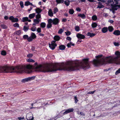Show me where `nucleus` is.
I'll return each instance as SVG.
<instances>
[{"mask_svg":"<svg viewBox=\"0 0 120 120\" xmlns=\"http://www.w3.org/2000/svg\"><path fill=\"white\" fill-rule=\"evenodd\" d=\"M35 66H33L30 65L26 66H16L15 68L13 67H9L5 66L2 68L1 71L5 73H12L15 72L19 73L25 72L28 74L32 72V69H34L36 72H48L53 71V64L52 65L47 64L42 66L41 65H37V63H35Z\"/></svg>","mask_w":120,"mask_h":120,"instance_id":"obj_1","label":"nucleus"},{"mask_svg":"<svg viewBox=\"0 0 120 120\" xmlns=\"http://www.w3.org/2000/svg\"><path fill=\"white\" fill-rule=\"evenodd\" d=\"M115 55L116 56H110L109 57H105L102 55H100L96 56V59H94L92 61L94 66H99L107 63H113V62H118V59L120 57V52L117 51L115 52Z\"/></svg>","mask_w":120,"mask_h":120,"instance_id":"obj_2","label":"nucleus"},{"mask_svg":"<svg viewBox=\"0 0 120 120\" xmlns=\"http://www.w3.org/2000/svg\"><path fill=\"white\" fill-rule=\"evenodd\" d=\"M48 23L47 25V27L49 28H51L52 26V23L53 25H58L60 22L59 20L57 18H55L53 19H49L48 20Z\"/></svg>","mask_w":120,"mask_h":120,"instance_id":"obj_3","label":"nucleus"},{"mask_svg":"<svg viewBox=\"0 0 120 120\" xmlns=\"http://www.w3.org/2000/svg\"><path fill=\"white\" fill-rule=\"evenodd\" d=\"M36 37V34L32 32L30 36L28 39V41L30 42L32 41L33 39L35 38Z\"/></svg>","mask_w":120,"mask_h":120,"instance_id":"obj_4","label":"nucleus"},{"mask_svg":"<svg viewBox=\"0 0 120 120\" xmlns=\"http://www.w3.org/2000/svg\"><path fill=\"white\" fill-rule=\"evenodd\" d=\"M56 41H52L51 44H49V46L50 48L52 50H53L55 48L56 46V45L55 43Z\"/></svg>","mask_w":120,"mask_h":120,"instance_id":"obj_5","label":"nucleus"},{"mask_svg":"<svg viewBox=\"0 0 120 120\" xmlns=\"http://www.w3.org/2000/svg\"><path fill=\"white\" fill-rule=\"evenodd\" d=\"M110 3L112 6H114L117 5L119 2L117 0H110Z\"/></svg>","mask_w":120,"mask_h":120,"instance_id":"obj_6","label":"nucleus"},{"mask_svg":"<svg viewBox=\"0 0 120 120\" xmlns=\"http://www.w3.org/2000/svg\"><path fill=\"white\" fill-rule=\"evenodd\" d=\"M9 19L13 22H18L19 20L18 18H15L14 17L12 16L10 17Z\"/></svg>","mask_w":120,"mask_h":120,"instance_id":"obj_7","label":"nucleus"},{"mask_svg":"<svg viewBox=\"0 0 120 120\" xmlns=\"http://www.w3.org/2000/svg\"><path fill=\"white\" fill-rule=\"evenodd\" d=\"M74 110L73 108H69L68 109L66 110L63 113V115L67 114L68 113L72 112Z\"/></svg>","mask_w":120,"mask_h":120,"instance_id":"obj_8","label":"nucleus"},{"mask_svg":"<svg viewBox=\"0 0 120 120\" xmlns=\"http://www.w3.org/2000/svg\"><path fill=\"white\" fill-rule=\"evenodd\" d=\"M41 20L40 19H35L33 20V25H35L38 24Z\"/></svg>","mask_w":120,"mask_h":120,"instance_id":"obj_9","label":"nucleus"},{"mask_svg":"<svg viewBox=\"0 0 120 120\" xmlns=\"http://www.w3.org/2000/svg\"><path fill=\"white\" fill-rule=\"evenodd\" d=\"M76 37L80 39H83L85 38L84 35L79 33L76 35Z\"/></svg>","mask_w":120,"mask_h":120,"instance_id":"obj_10","label":"nucleus"},{"mask_svg":"<svg viewBox=\"0 0 120 120\" xmlns=\"http://www.w3.org/2000/svg\"><path fill=\"white\" fill-rule=\"evenodd\" d=\"M24 5L26 6H28L29 5H31L34 7H36L35 5H33L32 3H30L29 1H26L25 2Z\"/></svg>","mask_w":120,"mask_h":120,"instance_id":"obj_11","label":"nucleus"},{"mask_svg":"<svg viewBox=\"0 0 120 120\" xmlns=\"http://www.w3.org/2000/svg\"><path fill=\"white\" fill-rule=\"evenodd\" d=\"M49 15L50 17H52L53 16V13L51 9L49 10L48 11Z\"/></svg>","mask_w":120,"mask_h":120,"instance_id":"obj_12","label":"nucleus"},{"mask_svg":"<svg viewBox=\"0 0 120 120\" xmlns=\"http://www.w3.org/2000/svg\"><path fill=\"white\" fill-rule=\"evenodd\" d=\"M113 34L116 35H119L120 34V31L118 30H116L114 31Z\"/></svg>","mask_w":120,"mask_h":120,"instance_id":"obj_13","label":"nucleus"},{"mask_svg":"<svg viewBox=\"0 0 120 120\" xmlns=\"http://www.w3.org/2000/svg\"><path fill=\"white\" fill-rule=\"evenodd\" d=\"M36 13L38 14H39L42 11V10L40 9L39 8H37L35 9Z\"/></svg>","mask_w":120,"mask_h":120,"instance_id":"obj_14","label":"nucleus"},{"mask_svg":"<svg viewBox=\"0 0 120 120\" xmlns=\"http://www.w3.org/2000/svg\"><path fill=\"white\" fill-rule=\"evenodd\" d=\"M35 15V13H33L29 15V17L30 19H33Z\"/></svg>","mask_w":120,"mask_h":120,"instance_id":"obj_15","label":"nucleus"},{"mask_svg":"<svg viewBox=\"0 0 120 120\" xmlns=\"http://www.w3.org/2000/svg\"><path fill=\"white\" fill-rule=\"evenodd\" d=\"M108 31V28L107 27H105L102 29V33H105Z\"/></svg>","mask_w":120,"mask_h":120,"instance_id":"obj_16","label":"nucleus"},{"mask_svg":"<svg viewBox=\"0 0 120 120\" xmlns=\"http://www.w3.org/2000/svg\"><path fill=\"white\" fill-rule=\"evenodd\" d=\"M87 35L88 36H90V37H92L95 35V34L88 32L87 34Z\"/></svg>","mask_w":120,"mask_h":120,"instance_id":"obj_17","label":"nucleus"},{"mask_svg":"<svg viewBox=\"0 0 120 120\" xmlns=\"http://www.w3.org/2000/svg\"><path fill=\"white\" fill-rule=\"evenodd\" d=\"M78 16L81 17V18L83 19H85L86 18V16L84 14H79L78 15Z\"/></svg>","mask_w":120,"mask_h":120,"instance_id":"obj_18","label":"nucleus"},{"mask_svg":"<svg viewBox=\"0 0 120 120\" xmlns=\"http://www.w3.org/2000/svg\"><path fill=\"white\" fill-rule=\"evenodd\" d=\"M22 82H24L29 81V78H27L22 79Z\"/></svg>","mask_w":120,"mask_h":120,"instance_id":"obj_19","label":"nucleus"},{"mask_svg":"<svg viewBox=\"0 0 120 120\" xmlns=\"http://www.w3.org/2000/svg\"><path fill=\"white\" fill-rule=\"evenodd\" d=\"M46 24L44 22H41L40 24V26L42 28H45L46 26Z\"/></svg>","mask_w":120,"mask_h":120,"instance_id":"obj_20","label":"nucleus"},{"mask_svg":"<svg viewBox=\"0 0 120 120\" xmlns=\"http://www.w3.org/2000/svg\"><path fill=\"white\" fill-rule=\"evenodd\" d=\"M1 27L3 29H6L7 27L4 24H1L0 25Z\"/></svg>","mask_w":120,"mask_h":120,"instance_id":"obj_21","label":"nucleus"},{"mask_svg":"<svg viewBox=\"0 0 120 120\" xmlns=\"http://www.w3.org/2000/svg\"><path fill=\"white\" fill-rule=\"evenodd\" d=\"M60 38V37L58 36H55L54 37V39L56 41H58L59 40Z\"/></svg>","mask_w":120,"mask_h":120,"instance_id":"obj_22","label":"nucleus"},{"mask_svg":"<svg viewBox=\"0 0 120 120\" xmlns=\"http://www.w3.org/2000/svg\"><path fill=\"white\" fill-rule=\"evenodd\" d=\"M74 44H73L71 42H70L69 43H68L67 44V46L68 47H71L72 45L74 46Z\"/></svg>","mask_w":120,"mask_h":120,"instance_id":"obj_23","label":"nucleus"},{"mask_svg":"<svg viewBox=\"0 0 120 120\" xmlns=\"http://www.w3.org/2000/svg\"><path fill=\"white\" fill-rule=\"evenodd\" d=\"M118 6V5H116L114 6H112V9L114 10H116L119 7Z\"/></svg>","mask_w":120,"mask_h":120,"instance_id":"obj_24","label":"nucleus"},{"mask_svg":"<svg viewBox=\"0 0 120 120\" xmlns=\"http://www.w3.org/2000/svg\"><path fill=\"white\" fill-rule=\"evenodd\" d=\"M97 26V24L95 22L91 24V26L93 28H95Z\"/></svg>","mask_w":120,"mask_h":120,"instance_id":"obj_25","label":"nucleus"},{"mask_svg":"<svg viewBox=\"0 0 120 120\" xmlns=\"http://www.w3.org/2000/svg\"><path fill=\"white\" fill-rule=\"evenodd\" d=\"M109 30L110 32H111L114 30L113 28L111 26H109L108 27Z\"/></svg>","mask_w":120,"mask_h":120,"instance_id":"obj_26","label":"nucleus"},{"mask_svg":"<svg viewBox=\"0 0 120 120\" xmlns=\"http://www.w3.org/2000/svg\"><path fill=\"white\" fill-rule=\"evenodd\" d=\"M60 49L61 50H63L65 49V46L63 45H61L59 46Z\"/></svg>","mask_w":120,"mask_h":120,"instance_id":"obj_27","label":"nucleus"},{"mask_svg":"<svg viewBox=\"0 0 120 120\" xmlns=\"http://www.w3.org/2000/svg\"><path fill=\"white\" fill-rule=\"evenodd\" d=\"M104 6L102 4H101L100 2L99 3V5L98 6L97 8H104Z\"/></svg>","mask_w":120,"mask_h":120,"instance_id":"obj_28","label":"nucleus"},{"mask_svg":"<svg viewBox=\"0 0 120 120\" xmlns=\"http://www.w3.org/2000/svg\"><path fill=\"white\" fill-rule=\"evenodd\" d=\"M75 29L76 31H79L80 30V27L78 26H76L75 27Z\"/></svg>","mask_w":120,"mask_h":120,"instance_id":"obj_29","label":"nucleus"},{"mask_svg":"<svg viewBox=\"0 0 120 120\" xmlns=\"http://www.w3.org/2000/svg\"><path fill=\"white\" fill-rule=\"evenodd\" d=\"M28 19V18L27 17H24L22 19V21L23 22H25L27 21Z\"/></svg>","mask_w":120,"mask_h":120,"instance_id":"obj_30","label":"nucleus"},{"mask_svg":"<svg viewBox=\"0 0 120 120\" xmlns=\"http://www.w3.org/2000/svg\"><path fill=\"white\" fill-rule=\"evenodd\" d=\"M23 29L25 31H27L29 29V26H24L23 27Z\"/></svg>","mask_w":120,"mask_h":120,"instance_id":"obj_31","label":"nucleus"},{"mask_svg":"<svg viewBox=\"0 0 120 120\" xmlns=\"http://www.w3.org/2000/svg\"><path fill=\"white\" fill-rule=\"evenodd\" d=\"M26 61L29 62H35L34 60L31 59H28L26 60Z\"/></svg>","mask_w":120,"mask_h":120,"instance_id":"obj_32","label":"nucleus"},{"mask_svg":"<svg viewBox=\"0 0 120 120\" xmlns=\"http://www.w3.org/2000/svg\"><path fill=\"white\" fill-rule=\"evenodd\" d=\"M37 30L36 27L35 26H33L31 28V30L33 31H34L36 30Z\"/></svg>","mask_w":120,"mask_h":120,"instance_id":"obj_33","label":"nucleus"},{"mask_svg":"<svg viewBox=\"0 0 120 120\" xmlns=\"http://www.w3.org/2000/svg\"><path fill=\"white\" fill-rule=\"evenodd\" d=\"M21 33V31L20 30H18L15 33V34L17 35H19Z\"/></svg>","mask_w":120,"mask_h":120,"instance_id":"obj_34","label":"nucleus"},{"mask_svg":"<svg viewBox=\"0 0 120 120\" xmlns=\"http://www.w3.org/2000/svg\"><path fill=\"white\" fill-rule=\"evenodd\" d=\"M36 19H39L41 18V15L39 14H38L36 15Z\"/></svg>","mask_w":120,"mask_h":120,"instance_id":"obj_35","label":"nucleus"},{"mask_svg":"<svg viewBox=\"0 0 120 120\" xmlns=\"http://www.w3.org/2000/svg\"><path fill=\"white\" fill-rule=\"evenodd\" d=\"M77 113L79 115H80L82 116H85V114L82 112H80L79 113V111H77Z\"/></svg>","mask_w":120,"mask_h":120,"instance_id":"obj_36","label":"nucleus"},{"mask_svg":"<svg viewBox=\"0 0 120 120\" xmlns=\"http://www.w3.org/2000/svg\"><path fill=\"white\" fill-rule=\"evenodd\" d=\"M36 77L35 76H33L30 77H29V81H30L31 80L34 79Z\"/></svg>","mask_w":120,"mask_h":120,"instance_id":"obj_37","label":"nucleus"},{"mask_svg":"<svg viewBox=\"0 0 120 120\" xmlns=\"http://www.w3.org/2000/svg\"><path fill=\"white\" fill-rule=\"evenodd\" d=\"M56 2L58 3H63L64 1V0H56Z\"/></svg>","mask_w":120,"mask_h":120,"instance_id":"obj_38","label":"nucleus"},{"mask_svg":"<svg viewBox=\"0 0 120 120\" xmlns=\"http://www.w3.org/2000/svg\"><path fill=\"white\" fill-rule=\"evenodd\" d=\"M23 38L25 39H27L28 40V39L29 38V37L27 35H25L23 36Z\"/></svg>","mask_w":120,"mask_h":120,"instance_id":"obj_39","label":"nucleus"},{"mask_svg":"<svg viewBox=\"0 0 120 120\" xmlns=\"http://www.w3.org/2000/svg\"><path fill=\"white\" fill-rule=\"evenodd\" d=\"M92 19L94 21L96 20L97 19V16L95 15H94L92 17Z\"/></svg>","mask_w":120,"mask_h":120,"instance_id":"obj_40","label":"nucleus"},{"mask_svg":"<svg viewBox=\"0 0 120 120\" xmlns=\"http://www.w3.org/2000/svg\"><path fill=\"white\" fill-rule=\"evenodd\" d=\"M1 54L2 55L5 56L6 54V52L5 51L3 50L1 51Z\"/></svg>","mask_w":120,"mask_h":120,"instance_id":"obj_41","label":"nucleus"},{"mask_svg":"<svg viewBox=\"0 0 120 120\" xmlns=\"http://www.w3.org/2000/svg\"><path fill=\"white\" fill-rule=\"evenodd\" d=\"M70 2H69L67 0L64 2V3L67 6H68L70 4Z\"/></svg>","mask_w":120,"mask_h":120,"instance_id":"obj_42","label":"nucleus"},{"mask_svg":"<svg viewBox=\"0 0 120 120\" xmlns=\"http://www.w3.org/2000/svg\"><path fill=\"white\" fill-rule=\"evenodd\" d=\"M53 11L54 13L55 14L58 11V10L57 8H56L54 9Z\"/></svg>","mask_w":120,"mask_h":120,"instance_id":"obj_43","label":"nucleus"},{"mask_svg":"<svg viewBox=\"0 0 120 120\" xmlns=\"http://www.w3.org/2000/svg\"><path fill=\"white\" fill-rule=\"evenodd\" d=\"M74 11L72 9H70L69 11V13L71 14H72L74 13Z\"/></svg>","mask_w":120,"mask_h":120,"instance_id":"obj_44","label":"nucleus"},{"mask_svg":"<svg viewBox=\"0 0 120 120\" xmlns=\"http://www.w3.org/2000/svg\"><path fill=\"white\" fill-rule=\"evenodd\" d=\"M13 26L16 27H19V25L18 23H15L14 24Z\"/></svg>","mask_w":120,"mask_h":120,"instance_id":"obj_45","label":"nucleus"},{"mask_svg":"<svg viewBox=\"0 0 120 120\" xmlns=\"http://www.w3.org/2000/svg\"><path fill=\"white\" fill-rule=\"evenodd\" d=\"M33 116H30L27 118V120H33Z\"/></svg>","mask_w":120,"mask_h":120,"instance_id":"obj_46","label":"nucleus"},{"mask_svg":"<svg viewBox=\"0 0 120 120\" xmlns=\"http://www.w3.org/2000/svg\"><path fill=\"white\" fill-rule=\"evenodd\" d=\"M117 61H118V62H113V63H115L116 64H120V59H119V58L118 59Z\"/></svg>","mask_w":120,"mask_h":120,"instance_id":"obj_47","label":"nucleus"},{"mask_svg":"<svg viewBox=\"0 0 120 120\" xmlns=\"http://www.w3.org/2000/svg\"><path fill=\"white\" fill-rule=\"evenodd\" d=\"M20 4L21 8H23L24 7L23 4V2L22 1H20Z\"/></svg>","mask_w":120,"mask_h":120,"instance_id":"obj_48","label":"nucleus"},{"mask_svg":"<svg viewBox=\"0 0 120 120\" xmlns=\"http://www.w3.org/2000/svg\"><path fill=\"white\" fill-rule=\"evenodd\" d=\"M120 73V68H119L116 72L115 74L116 75Z\"/></svg>","mask_w":120,"mask_h":120,"instance_id":"obj_49","label":"nucleus"},{"mask_svg":"<svg viewBox=\"0 0 120 120\" xmlns=\"http://www.w3.org/2000/svg\"><path fill=\"white\" fill-rule=\"evenodd\" d=\"M65 33L66 34V35L69 36L71 34V33L69 31H67V32H65Z\"/></svg>","mask_w":120,"mask_h":120,"instance_id":"obj_50","label":"nucleus"},{"mask_svg":"<svg viewBox=\"0 0 120 120\" xmlns=\"http://www.w3.org/2000/svg\"><path fill=\"white\" fill-rule=\"evenodd\" d=\"M64 30L62 29H60L58 31V33L60 34H61L63 32Z\"/></svg>","mask_w":120,"mask_h":120,"instance_id":"obj_51","label":"nucleus"},{"mask_svg":"<svg viewBox=\"0 0 120 120\" xmlns=\"http://www.w3.org/2000/svg\"><path fill=\"white\" fill-rule=\"evenodd\" d=\"M37 31L38 33H40L41 32V29L40 28H38L37 29Z\"/></svg>","mask_w":120,"mask_h":120,"instance_id":"obj_52","label":"nucleus"},{"mask_svg":"<svg viewBox=\"0 0 120 120\" xmlns=\"http://www.w3.org/2000/svg\"><path fill=\"white\" fill-rule=\"evenodd\" d=\"M33 56V54H30L27 55V56L28 57L30 58L32 57Z\"/></svg>","mask_w":120,"mask_h":120,"instance_id":"obj_53","label":"nucleus"},{"mask_svg":"<svg viewBox=\"0 0 120 120\" xmlns=\"http://www.w3.org/2000/svg\"><path fill=\"white\" fill-rule=\"evenodd\" d=\"M74 99L75 100V103H76L78 101V100L77 99V98L76 96H75L74 97Z\"/></svg>","mask_w":120,"mask_h":120,"instance_id":"obj_54","label":"nucleus"},{"mask_svg":"<svg viewBox=\"0 0 120 120\" xmlns=\"http://www.w3.org/2000/svg\"><path fill=\"white\" fill-rule=\"evenodd\" d=\"M95 91L94 90V91H90L89 92H88L87 93V94H94Z\"/></svg>","mask_w":120,"mask_h":120,"instance_id":"obj_55","label":"nucleus"},{"mask_svg":"<svg viewBox=\"0 0 120 120\" xmlns=\"http://www.w3.org/2000/svg\"><path fill=\"white\" fill-rule=\"evenodd\" d=\"M66 39L68 40L71 41V38L69 37H67L66 38Z\"/></svg>","mask_w":120,"mask_h":120,"instance_id":"obj_56","label":"nucleus"},{"mask_svg":"<svg viewBox=\"0 0 120 120\" xmlns=\"http://www.w3.org/2000/svg\"><path fill=\"white\" fill-rule=\"evenodd\" d=\"M114 44L115 46H118L119 45V43L117 42H115L114 43Z\"/></svg>","mask_w":120,"mask_h":120,"instance_id":"obj_57","label":"nucleus"},{"mask_svg":"<svg viewBox=\"0 0 120 120\" xmlns=\"http://www.w3.org/2000/svg\"><path fill=\"white\" fill-rule=\"evenodd\" d=\"M18 119L19 120H22L23 119H24V118L23 117H19L18 118Z\"/></svg>","mask_w":120,"mask_h":120,"instance_id":"obj_58","label":"nucleus"},{"mask_svg":"<svg viewBox=\"0 0 120 120\" xmlns=\"http://www.w3.org/2000/svg\"><path fill=\"white\" fill-rule=\"evenodd\" d=\"M39 35L41 37H43L44 36V34H43L41 33H40L39 34Z\"/></svg>","mask_w":120,"mask_h":120,"instance_id":"obj_59","label":"nucleus"},{"mask_svg":"<svg viewBox=\"0 0 120 120\" xmlns=\"http://www.w3.org/2000/svg\"><path fill=\"white\" fill-rule=\"evenodd\" d=\"M67 20L65 18H63L62 19V21L63 22H65Z\"/></svg>","mask_w":120,"mask_h":120,"instance_id":"obj_60","label":"nucleus"},{"mask_svg":"<svg viewBox=\"0 0 120 120\" xmlns=\"http://www.w3.org/2000/svg\"><path fill=\"white\" fill-rule=\"evenodd\" d=\"M76 10L77 11H79L81 10L79 8H76Z\"/></svg>","mask_w":120,"mask_h":120,"instance_id":"obj_61","label":"nucleus"},{"mask_svg":"<svg viewBox=\"0 0 120 120\" xmlns=\"http://www.w3.org/2000/svg\"><path fill=\"white\" fill-rule=\"evenodd\" d=\"M108 21L111 23H112L113 22V21L112 20H109Z\"/></svg>","mask_w":120,"mask_h":120,"instance_id":"obj_62","label":"nucleus"},{"mask_svg":"<svg viewBox=\"0 0 120 120\" xmlns=\"http://www.w3.org/2000/svg\"><path fill=\"white\" fill-rule=\"evenodd\" d=\"M4 19L5 20H7L8 19V18L7 16H6L4 17Z\"/></svg>","mask_w":120,"mask_h":120,"instance_id":"obj_63","label":"nucleus"},{"mask_svg":"<svg viewBox=\"0 0 120 120\" xmlns=\"http://www.w3.org/2000/svg\"><path fill=\"white\" fill-rule=\"evenodd\" d=\"M104 16L105 17H107L108 16V14L105 13L104 14Z\"/></svg>","mask_w":120,"mask_h":120,"instance_id":"obj_64","label":"nucleus"}]
</instances>
